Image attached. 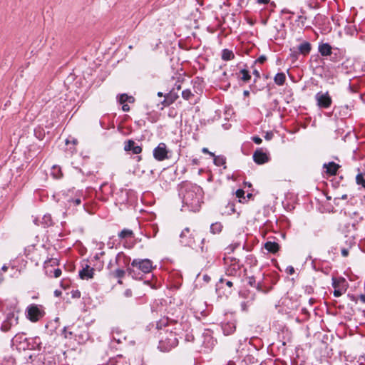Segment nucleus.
Listing matches in <instances>:
<instances>
[{"label": "nucleus", "instance_id": "obj_1", "mask_svg": "<svg viewBox=\"0 0 365 365\" xmlns=\"http://www.w3.org/2000/svg\"><path fill=\"white\" fill-rule=\"evenodd\" d=\"M179 195L182 202L192 211L199 210L203 197V191L200 186L190 182H184L180 186Z\"/></svg>", "mask_w": 365, "mask_h": 365}, {"label": "nucleus", "instance_id": "obj_2", "mask_svg": "<svg viewBox=\"0 0 365 365\" xmlns=\"http://www.w3.org/2000/svg\"><path fill=\"white\" fill-rule=\"evenodd\" d=\"M162 322L157 324L159 329V345L158 348L162 351H169L173 348L175 347L178 344V334H176L175 328L173 325L166 324L163 328Z\"/></svg>", "mask_w": 365, "mask_h": 365}, {"label": "nucleus", "instance_id": "obj_3", "mask_svg": "<svg viewBox=\"0 0 365 365\" xmlns=\"http://www.w3.org/2000/svg\"><path fill=\"white\" fill-rule=\"evenodd\" d=\"M133 267H136L142 272L150 273L153 269V262L149 259H135L131 262Z\"/></svg>", "mask_w": 365, "mask_h": 365}, {"label": "nucleus", "instance_id": "obj_4", "mask_svg": "<svg viewBox=\"0 0 365 365\" xmlns=\"http://www.w3.org/2000/svg\"><path fill=\"white\" fill-rule=\"evenodd\" d=\"M169 150L164 143H160L157 147L153 149V155L158 161H163L169 158Z\"/></svg>", "mask_w": 365, "mask_h": 365}, {"label": "nucleus", "instance_id": "obj_5", "mask_svg": "<svg viewBox=\"0 0 365 365\" xmlns=\"http://www.w3.org/2000/svg\"><path fill=\"white\" fill-rule=\"evenodd\" d=\"M66 206V212L63 214H66L67 212H69L71 210L73 211V207L76 206H78L81 203V197L80 196L73 197L69 194H66L63 197V201Z\"/></svg>", "mask_w": 365, "mask_h": 365}, {"label": "nucleus", "instance_id": "obj_6", "mask_svg": "<svg viewBox=\"0 0 365 365\" xmlns=\"http://www.w3.org/2000/svg\"><path fill=\"white\" fill-rule=\"evenodd\" d=\"M317 106L319 108H328L331 106L332 100L328 92H319L315 95Z\"/></svg>", "mask_w": 365, "mask_h": 365}, {"label": "nucleus", "instance_id": "obj_7", "mask_svg": "<svg viewBox=\"0 0 365 365\" xmlns=\"http://www.w3.org/2000/svg\"><path fill=\"white\" fill-rule=\"evenodd\" d=\"M180 241L185 246H192L194 240L192 234L188 227L185 228L180 235Z\"/></svg>", "mask_w": 365, "mask_h": 365}, {"label": "nucleus", "instance_id": "obj_8", "mask_svg": "<svg viewBox=\"0 0 365 365\" xmlns=\"http://www.w3.org/2000/svg\"><path fill=\"white\" fill-rule=\"evenodd\" d=\"M19 317L14 313H9L7 315L6 319L3 322L1 325V329L4 331H9L12 326H15L18 324Z\"/></svg>", "mask_w": 365, "mask_h": 365}, {"label": "nucleus", "instance_id": "obj_9", "mask_svg": "<svg viewBox=\"0 0 365 365\" xmlns=\"http://www.w3.org/2000/svg\"><path fill=\"white\" fill-rule=\"evenodd\" d=\"M28 317L32 322H36L41 316L40 309L36 305H31L27 309Z\"/></svg>", "mask_w": 365, "mask_h": 365}, {"label": "nucleus", "instance_id": "obj_10", "mask_svg": "<svg viewBox=\"0 0 365 365\" xmlns=\"http://www.w3.org/2000/svg\"><path fill=\"white\" fill-rule=\"evenodd\" d=\"M124 150L125 151H132L133 154H139L142 152V148L136 145L133 140H128L125 142Z\"/></svg>", "mask_w": 365, "mask_h": 365}, {"label": "nucleus", "instance_id": "obj_11", "mask_svg": "<svg viewBox=\"0 0 365 365\" xmlns=\"http://www.w3.org/2000/svg\"><path fill=\"white\" fill-rule=\"evenodd\" d=\"M253 160L257 164H264L269 160L267 155L261 150H257L253 154Z\"/></svg>", "mask_w": 365, "mask_h": 365}, {"label": "nucleus", "instance_id": "obj_12", "mask_svg": "<svg viewBox=\"0 0 365 365\" xmlns=\"http://www.w3.org/2000/svg\"><path fill=\"white\" fill-rule=\"evenodd\" d=\"M94 274V269L86 265L81 271H79V276L82 279H89L93 278Z\"/></svg>", "mask_w": 365, "mask_h": 365}, {"label": "nucleus", "instance_id": "obj_13", "mask_svg": "<svg viewBox=\"0 0 365 365\" xmlns=\"http://www.w3.org/2000/svg\"><path fill=\"white\" fill-rule=\"evenodd\" d=\"M222 329L225 335H230L235 332L236 324L235 322H228L222 323Z\"/></svg>", "mask_w": 365, "mask_h": 365}, {"label": "nucleus", "instance_id": "obj_14", "mask_svg": "<svg viewBox=\"0 0 365 365\" xmlns=\"http://www.w3.org/2000/svg\"><path fill=\"white\" fill-rule=\"evenodd\" d=\"M324 168H326V173L330 175H334L336 174L339 165L334 162H330L329 163L324 164Z\"/></svg>", "mask_w": 365, "mask_h": 365}, {"label": "nucleus", "instance_id": "obj_15", "mask_svg": "<svg viewBox=\"0 0 365 365\" xmlns=\"http://www.w3.org/2000/svg\"><path fill=\"white\" fill-rule=\"evenodd\" d=\"M319 52L323 56H328L331 54V46L327 43H322L319 45Z\"/></svg>", "mask_w": 365, "mask_h": 365}, {"label": "nucleus", "instance_id": "obj_16", "mask_svg": "<svg viewBox=\"0 0 365 365\" xmlns=\"http://www.w3.org/2000/svg\"><path fill=\"white\" fill-rule=\"evenodd\" d=\"M264 248L270 253L274 254L279 250V245L277 242L268 241L264 244Z\"/></svg>", "mask_w": 365, "mask_h": 365}, {"label": "nucleus", "instance_id": "obj_17", "mask_svg": "<svg viewBox=\"0 0 365 365\" xmlns=\"http://www.w3.org/2000/svg\"><path fill=\"white\" fill-rule=\"evenodd\" d=\"M299 52L303 55L308 54L311 51V44L307 42H303L298 46Z\"/></svg>", "mask_w": 365, "mask_h": 365}, {"label": "nucleus", "instance_id": "obj_18", "mask_svg": "<svg viewBox=\"0 0 365 365\" xmlns=\"http://www.w3.org/2000/svg\"><path fill=\"white\" fill-rule=\"evenodd\" d=\"M239 78L243 82H248L251 79V75L247 69H241L238 73Z\"/></svg>", "mask_w": 365, "mask_h": 365}, {"label": "nucleus", "instance_id": "obj_19", "mask_svg": "<svg viewBox=\"0 0 365 365\" xmlns=\"http://www.w3.org/2000/svg\"><path fill=\"white\" fill-rule=\"evenodd\" d=\"M286 76L284 73H277L274 77V83L278 86H282L285 83Z\"/></svg>", "mask_w": 365, "mask_h": 365}, {"label": "nucleus", "instance_id": "obj_20", "mask_svg": "<svg viewBox=\"0 0 365 365\" xmlns=\"http://www.w3.org/2000/svg\"><path fill=\"white\" fill-rule=\"evenodd\" d=\"M213 162L214 164L217 166H223L225 168L226 166L225 165L226 163V158L222 155H215L213 156Z\"/></svg>", "mask_w": 365, "mask_h": 365}, {"label": "nucleus", "instance_id": "obj_21", "mask_svg": "<svg viewBox=\"0 0 365 365\" xmlns=\"http://www.w3.org/2000/svg\"><path fill=\"white\" fill-rule=\"evenodd\" d=\"M165 106H170L172 103H173L177 98H178V96L176 93H170L165 96Z\"/></svg>", "mask_w": 365, "mask_h": 365}, {"label": "nucleus", "instance_id": "obj_22", "mask_svg": "<svg viewBox=\"0 0 365 365\" xmlns=\"http://www.w3.org/2000/svg\"><path fill=\"white\" fill-rule=\"evenodd\" d=\"M235 58L233 52L229 49H223L222 52V58L224 61H230Z\"/></svg>", "mask_w": 365, "mask_h": 365}, {"label": "nucleus", "instance_id": "obj_23", "mask_svg": "<svg viewBox=\"0 0 365 365\" xmlns=\"http://www.w3.org/2000/svg\"><path fill=\"white\" fill-rule=\"evenodd\" d=\"M222 225L220 222H215L210 225V232L213 234H218L222 231Z\"/></svg>", "mask_w": 365, "mask_h": 365}, {"label": "nucleus", "instance_id": "obj_24", "mask_svg": "<svg viewBox=\"0 0 365 365\" xmlns=\"http://www.w3.org/2000/svg\"><path fill=\"white\" fill-rule=\"evenodd\" d=\"M133 235V232L131 230L123 229L119 234L118 237L120 239H124L127 237H131Z\"/></svg>", "mask_w": 365, "mask_h": 365}, {"label": "nucleus", "instance_id": "obj_25", "mask_svg": "<svg viewBox=\"0 0 365 365\" xmlns=\"http://www.w3.org/2000/svg\"><path fill=\"white\" fill-rule=\"evenodd\" d=\"M51 174L53 176V178L56 179H58L62 176V172L61 168L56 165L53 166Z\"/></svg>", "mask_w": 365, "mask_h": 365}, {"label": "nucleus", "instance_id": "obj_26", "mask_svg": "<svg viewBox=\"0 0 365 365\" xmlns=\"http://www.w3.org/2000/svg\"><path fill=\"white\" fill-rule=\"evenodd\" d=\"M356 183L358 185H361L362 187L365 188V179L364 178V174L359 173L356 176Z\"/></svg>", "mask_w": 365, "mask_h": 365}, {"label": "nucleus", "instance_id": "obj_27", "mask_svg": "<svg viewBox=\"0 0 365 365\" xmlns=\"http://www.w3.org/2000/svg\"><path fill=\"white\" fill-rule=\"evenodd\" d=\"M128 99H132V101H134V98L133 96H129L127 94L123 93L119 96L118 101L120 104H123L127 102Z\"/></svg>", "mask_w": 365, "mask_h": 365}, {"label": "nucleus", "instance_id": "obj_28", "mask_svg": "<svg viewBox=\"0 0 365 365\" xmlns=\"http://www.w3.org/2000/svg\"><path fill=\"white\" fill-rule=\"evenodd\" d=\"M247 283L251 286V287H256L258 290H261V287H259V284H256V281H255V277H253V276H251V277H248V282Z\"/></svg>", "mask_w": 365, "mask_h": 365}, {"label": "nucleus", "instance_id": "obj_29", "mask_svg": "<svg viewBox=\"0 0 365 365\" xmlns=\"http://www.w3.org/2000/svg\"><path fill=\"white\" fill-rule=\"evenodd\" d=\"M46 226H51L53 225V220L50 215H45L43 217L42 222Z\"/></svg>", "mask_w": 365, "mask_h": 365}, {"label": "nucleus", "instance_id": "obj_30", "mask_svg": "<svg viewBox=\"0 0 365 365\" xmlns=\"http://www.w3.org/2000/svg\"><path fill=\"white\" fill-rule=\"evenodd\" d=\"M227 210L225 211L224 213L231 215L235 212V204L233 202H229L226 207Z\"/></svg>", "mask_w": 365, "mask_h": 365}, {"label": "nucleus", "instance_id": "obj_31", "mask_svg": "<svg viewBox=\"0 0 365 365\" xmlns=\"http://www.w3.org/2000/svg\"><path fill=\"white\" fill-rule=\"evenodd\" d=\"M193 96L194 95L189 89L184 90L182 92V97L187 101L190 100Z\"/></svg>", "mask_w": 365, "mask_h": 365}, {"label": "nucleus", "instance_id": "obj_32", "mask_svg": "<svg viewBox=\"0 0 365 365\" xmlns=\"http://www.w3.org/2000/svg\"><path fill=\"white\" fill-rule=\"evenodd\" d=\"M236 197L239 198V202H242V199H245V191L242 189H238L236 191Z\"/></svg>", "mask_w": 365, "mask_h": 365}, {"label": "nucleus", "instance_id": "obj_33", "mask_svg": "<svg viewBox=\"0 0 365 365\" xmlns=\"http://www.w3.org/2000/svg\"><path fill=\"white\" fill-rule=\"evenodd\" d=\"M125 275V271L121 269H118L115 271V276L119 279H121Z\"/></svg>", "mask_w": 365, "mask_h": 365}, {"label": "nucleus", "instance_id": "obj_34", "mask_svg": "<svg viewBox=\"0 0 365 365\" xmlns=\"http://www.w3.org/2000/svg\"><path fill=\"white\" fill-rule=\"evenodd\" d=\"M72 298L78 299L81 297V292L78 289L72 290L71 292Z\"/></svg>", "mask_w": 365, "mask_h": 365}, {"label": "nucleus", "instance_id": "obj_35", "mask_svg": "<svg viewBox=\"0 0 365 365\" xmlns=\"http://www.w3.org/2000/svg\"><path fill=\"white\" fill-rule=\"evenodd\" d=\"M351 247V246L348 247H343L341 248V255L344 257H346L349 255V248Z\"/></svg>", "mask_w": 365, "mask_h": 365}, {"label": "nucleus", "instance_id": "obj_36", "mask_svg": "<svg viewBox=\"0 0 365 365\" xmlns=\"http://www.w3.org/2000/svg\"><path fill=\"white\" fill-rule=\"evenodd\" d=\"M295 270L294 268L292 266H288L286 268V272L290 275L293 274L294 273Z\"/></svg>", "mask_w": 365, "mask_h": 365}, {"label": "nucleus", "instance_id": "obj_37", "mask_svg": "<svg viewBox=\"0 0 365 365\" xmlns=\"http://www.w3.org/2000/svg\"><path fill=\"white\" fill-rule=\"evenodd\" d=\"M253 75L255 76V80H254V82L256 83L257 81L260 78V73L259 72L257 71V70H254L253 71Z\"/></svg>", "mask_w": 365, "mask_h": 365}, {"label": "nucleus", "instance_id": "obj_38", "mask_svg": "<svg viewBox=\"0 0 365 365\" xmlns=\"http://www.w3.org/2000/svg\"><path fill=\"white\" fill-rule=\"evenodd\" d=\"M61 273H62V272H61V270L60 269H58V268L56 269L53 271V277L55 278H58V277H59L61 275Z\"/></svg>", "mask_w": 365, "mask_h": 365}, {"label": "nucleus", "instance_id": "obj_39", "mask_svg": "<svg viewBox=\"0 0 365 365\" xmlns=\"http://www.w3.org/2000/svg\"><path fill=\"white\" fill-rule=\"evenodd\" d=\"M267 60V57L264 55L260 56L257 60L256 62L259 63H263Z\"/></svg>", "mask_w": 365, "mask_h": 365}, {"label": "nucleus", "instance_id": "obj_40", "mask_svg": "<svg viewBox=\"0 0 365 365\" xmlns=\"http://www.w3.org/2000/svg\"><path fill=\"white\" fill-rule=\"evenodd\" d=\"M252 140L254 141L255 143H256L257 145L261 144L262 142V140L258 136H254L252 138Z\"/></svg>", "mask_w": 365, "mask_h": 365}, {"label": "nucleus", "instance_id": "obj_41", "mask_svg": "<svg viewBox=\"0 0 365 365\" xmlns=\"http://www.w3.org/2000/svg\"><path fill=\"white\" fill-rule=\"evenodd\" d=\"M123 295H124L125 297H130L132 296V291H131V289H126V290L124 292Z\"/></svg>", "mask_w": 365, "mask_h": 365}, {"label": "nucleus", "instance_id": "obj_42", "mask_svg": "<svg viewBox=\"0 0 365 365\" xmlns=\"http://www.w3.org/2000/svg\"><path fill=\"white\" fill-rule=\"evenodd\" d=\"M202 152L203 153L209 154V155H211L212 157H213V156H214V155H215L213 153L210 152L207 148H203L202 149Z\"/></svg>", "mask_w": 365, "mask_h": 365}, {"label": "nucleus", "instance_id": "obj_43", "mask_svg": "<svg viewBox=\"0 0 365 365\" xmlns=\"http://www.w3.org/2000/svg\"><path fill=\"white\" fill-rule=\"evenodd\" d=\"M205 339H207L209 340V342H210V346H213L215 345V341L210 336H205Z\"/></svg>", "mask_w": 365, "mask_h": 365}, {"label": "nucleus", "instance_id": "obj_44", "mask_svg": "<svg viewBox=\"0 0 365 365\" xmlns=\"http://www.w3.org/2000/svg\"><path fill=\"white\" fill-rule=\"evenodd\" d=\"M341 294H342V292L339 289H335L334 291V296L336 297H339L341 296Z\"/></svg>", "mask_w": 365, "mask_h": 365}, {"label": "nucleus", "instance_id": "obj_45", "mask_svg": "<svg viewBox=\"0 0 365 365\" xmlns=\"http://www.w3.org/2000/svg\"><path fill=\"white\" fill-rule=\"evenodd\" d=\"M122 109H123V111L128 112V111L130 110V107H129L128 105L123 103V105L122 106Z\"/></svg>", "mask_w": 365, "mask_h": 365}, {"label": "nucleus", "instance_id": "obj_46", "mask_svg": "<svg viewBox=\"0 0 365 365\" xmlns=\"http://www.w3.org/2000/svg\"><path fill=\"white\" fill-rule=\"evenodd\" d=\"M257 1L259 4H267L270 1V0H257Z\"/></svg>", "mask_w": 365, "mask_h": 365}, {"label": "nucleus", "instance_id": "obj_47", "mask_svg": "<svg viewBox=\"0 0 365 365\" xmlns=\"http://www.w3.org/2000/svg\"><path fill=\"white\" fill-rule=\"evenodd\" d=\"M241 307L243 311H246L247 309V303L243 302L241 303Z\"/></svg>", "mask_w": 365, "mask_h": 365}, {"label": "nucleus", "instance_id": "obj_48", "mask_svg": "<svg viewBox=\"0 0 365 365\" xmlns=\"http://www.w3.org/2000/svg\"><path fill=\"white\" fill-rule=\"evenodd\" d=\"M61 292L60 290L56 289L54 291V295L56 297H59V296H61Z\"/></svg>", "mask_w": 365, "mask_h": 365}, {"label": "nucleus", "instance_id": "obj_49", "mask_svg": "<svg viewBox=\"0 0 365 365\" xmlns=\"http://www.w3.org/2000/svg\"><path fill=\"white\" fill-rule=\"evenodd\" d=\"M359 299L361 300V302H362L363 303H365V294H361L359 296Z\"/></svg>", "mask_w": 365, "mask_h": 365}, {"label": "nucleus", "instance_id": "obj_50", "mask_svg": "<svg viewBox=\"0 0 365 365\" xmlns=\"http://www.w3.org/2000/svg\"><path fill=\"white\" fill-rule=\"evenodd\" d=\"M272 136V133H267L265 135V139L269 140L271 139Z\"/></svg>", "mask_w": 365, "mask_h": 365}, {"label": "nucleus", "instance_id": "obj_51", "mask_svg": "<svg viewBox=\"0 0 365 365\" xmlns=\"http://www.w3.org/2000/svg\"><path fill=\"white\" fill-rule=\"evenodd\" d=\"M7 270H8V267L6 264L3 265L1 267V271L4 272H6Z\"/></svg>", "mask_w": 365, "mask_h": 365}, {"label": "nucleus", "instance_id": "obj_52", "mask_svg": "<svg viewBox=\"0 0 365 365\" xmlns=\"http://www.w3.org/2000/svg\"><path fill=\"white\" fill-rule=\"evenodd\" d=\"M232 282L231 281H227L226 282V285L228 286L229 287H232Z\"/></svg>", "mask_w": 365, "mask_h": 365}, {"label": "nucleus", "instance_id": "obj_53", "mask_svg": "<svg viewBox=\"0 0 365 365\" xmlns=\"http://www.w3.org/2000/svg\"><path fill=\"white\" fill-rule=\"evenodd\" d=\"M243 95L245 96H248L250 95V91H244Z\"/></svg>", "mask_w": 365, "mask_h": 365}, {"label": "nucleus", "instance_id": "obj_54", "mask_svg": "<svg viewBox=\"0 0 365 365\" xmlns=\"http://www.w3.org/2000/svg\"><path fill=\"white\" fill-rule=\"evenodd\" d=\"M4 277L2 275V274H0V284L4 281Z\"/></svg>", "mask_w": 365, "mask_h": 365}, {"label": "nucleus", "instance_id": "obj_55", "mask_svg": "<svg viewBox=\"0 0 365 365\" xmlns=\"http://www.w3.org/2000/svg\"><path fill=\"white\" fill-rule=\"evenodd\" d=\"M128 272H129V274H133V272H134V271H133L131 268H128Z\"/></svg>", "mask_w": 365, "mask_h": 365}, {"label": "nucleus", "instance_id": "obj_56", "mask_svg": "<svg viewBox=\"0 0 365 365\" xmlns=\"http://www.w3.org/2000/svg\"><path fill=\"white\" fill-rule=\"evenodd\" d=\"M227 365H235V363L233 361H229L228 363H227Z\"/></svg>", "mask_w": 365, "mask_h": 365}, {"label": "nucleus", "instance_id": "obj_57", "mask_svg": "<svg viewBox=\"0 0 365 365\" xmlns=\"http://www.w3.org/2000/svg\"><path fill=\"white\" fill-rule=\"evenodd\" d=\"M341 199H342V200H346V199H347V195H343L341 196Z\"/></svg>", "mask_w": 365, "mask_h": 365}, {"label": "nucleus", "instance_id": "obj_58", "mask_svg": "<svg viewBox=\"0 0 365 365\" xmlns=\"http://www.w3.org/2000/svg\"><path fill=\"white\" fill-rule=\"evenodd\" d=\"M158 96L159 97H162V96H163V93H162V92H158Z\"/></svg>", "mask_w": 365, "mask_h": 365}, {"label": "nucleus", "instance_id": "obj_59", "mask_svg": "<svg viewBox=\"0 0 365 365\" xmlns=\"http://www.w3.org/2000/svg\"><path fill=\"white\" fill-rule=\"evenodd\" d=\"M162 104L164 106H165V98L163 100V101L162 102Z\"/></svg>", "mask_w": 365, "mask_h": 365}, {"label": "nucleus", "instance_id": "obj_60", "mask_svg": "<svg viewBox=\"0 0 365 365\" xmlns=\"http://www.w3.org/2000/svg\"><path fill=\"white\" fill-rule=\"evenodd\" d=\"M282 13H287V12H288V11H287V10H286V9H283V10L282 11Z\"/></svg>", "mask_w": 365, "mask_h": 365}, {"label": "nucleus", "instance_id": "obj_61", "mask_svg": "<svg viewBox=\"0 0 365 365\" xmlns=\"http://www.w3.org/2000/svg\"><path fill=\"white\" fill-rule=\"evenodd\" d=\"M180 88H181L180 86V85H178V86H177V89H178V90H180Z\"/></svg>", "mask_w": 365, "mask_h": 365}, {"label": "nucleus", "instance_id": "obj_62", "mask_svg": "<svg viewBox=\"0 0 365 365\" xmlns=\"http://www.w3.org/2000/svg\"><path fill=\"white\" fill-rule=\"evenodd\" d=\"M128 101L130 102V103H133V101H132V99H128Z\"/></svg>", "mask_w": 365, "mask_h": 365}, {"label": "nucleus", "instance_id": "obj_63", "mask_svg": "<svg viewBox=\"0 0 365 365\" xmlns=\"http://www.w3.org/2000/svg\"><path fill=\"white\" fill-rule=\"evenodd\" d=\"M118 283L121 284L122 283V281L120 279L118 280Z\"/></svg>", "mask_w": 365, "mask_h": 365}, {"label": "nucleus", "instance_id": "obj_64", "mask_svg": "<svg viewBox=\"0 0 365 365\" xmlns=\"http://www.w3.org/2000/svg\"><path fill=\"white\" fill-rule=\"evenodd\" d=\"M117 341H118V343H120V339H117Z\"/></svg>", "mask_w": 365, "mask_h": 365}]
</instances>
